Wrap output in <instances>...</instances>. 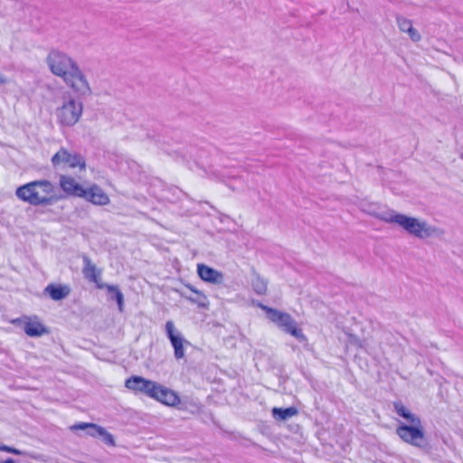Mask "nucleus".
I'll return each mask as SVG.
<instances>
[{
    "label": "nucleus",
    "instance_id": "f257e3e1",
    "mask_svg": "<svg viewBox=\"0 0 463 463\" xmlns=\"http://www.w3.org/2000/svg\"><path fill=\"white\" fill-rule=\"evenodd\" d=\"M366 212L381 221L397 224L407 233L420 240L441 237L445 233L442 229L431 225L424 220L398 213L393 210H386L380 213L373 210H366Z\"/></svg>",
    "mask_w": 463,
    "mask_h": 463
},
{
    "label": "nucleus",
    "instance_id": "f03ea898",
    "mask_svg": "<svg viewBox=\"0 0 463 463\" xmlns=\"http://www.w3.org/2000/svg\"><path fill=\"white\" fill-rule=\"evenodd\" d=\"M16 196L32 205H52L61 197L56 194L52 184L47 180L33 181L18 187Z\"/></svg>",
    "mask_w": 463,
    "mask_h": 463
},
{
    "label": "nucleus",
    "instance_id": "7ed1b4c3",
    "mask_svg": "<svg viewBox=\"0 0 463 463\" xmlns=\"http://www.w3.org/2000/svg\"><path fill=\"white\" fill-rule=\"evenodd\" d=\"M262 311L265 312V317L279 329L286 334L294 336L300 342L306 341V336L302 330L298 327L297 321L288 313L276 308L262 305Z\"/></svg>",
    "mask_w": 463,
    "mask_h": 463
},
{
    "label": "nucleus",
    "instance_id": "20e7f679",
    "mask_svg": "<svg viewBox=\"0 0 463 463\" xmlns=\"http://www.w3.org/2000/svg\"><path fill=\"white\" fill-rule=\"evenodd\" d=\"M83 112V103L70 93L61 98V104L56 108L57 122L65 127H72L79 122Z\"/></svg>",
    "mask_w": 463,
    "mask_h": 463
},
{
    "label": "nucleus",
    "instance_id": "39448f33",
    "mask_svg": "<svg viewBox=\"0 0 463 463\" xmlns=\"http://www.w3.org/2000/svg\"><path fill=\"white\" fill-rule=\"evenodd\" d=\"M83 260V268H82V273L84 275V278L87 279L89 281L94 282L99 288H107L109 292L115 294V299L118 303V309L122 311L123 309V302H124V296L121 293V291L118 288L117 286L113 285H107L100 282V275L101 270L97 269L96 265L92 263L90 259L84 255L82 257Z\"/></svg>",
    "mask_w": 463,
    "mask_h": 463
},
{
    "label": "nucleus",
    "instance_id": "423d86ee",
    "mask_svg": "<svg viewBox=\"0 0 463 463\" xmlns=\"http://www.w3.org/2000/svg\"><path fill=\"white\" fill-rule=\"evenodd\" d=\"M46 61L52 73L61 79L78 65L71 57L59 51L50 52Z\"/></svg>",
    "mask_w": 463,
    "mask_h": 463
},
{
    "label": "nucleus",
    "instance_id": "0eeeda50",
    "mask_svg": "<svg viewBox=\"0 0 463 463\" xmlns=\"http://www.w3.org/2000/svg\"><path fill=\"white\" fill-rule=\"evenodd\" d=\"M62 80L78 97H88L92 94L90 82L79 65L68 72Z\"/></svg>",
    "mask_w": 463,
    "mask_h": 463
},
{
    "label": "nucleus",
    "instance_id": "6e6552de",
    "mask_svg": "<svg viewBox=\"0 0 463 463\" xmlns=\"http://www.w3.org/2000/svg\"><path fill=\"white\" fill-rule=\"evenodd\" d=\"M52 163L58 169L80 167L83 170L86 167L85 160L80 154L71 153L64 147L60 148L52 157Z\"/></svg>",
    "mask_w": 463,
    "mask_h": 463
},
{
    "label": "nucleus",
    "instance_id": "1a4fd4ad",
    "mask_svg": "<svg viewBox=\"0 0 463 463\" xmlns=\"http://www.w3.org/2000/svg\"><path fill=\"white\" fill-rule=\"evenodd\" d=\"M396 434L408 444L417 448L423 447L424 431L422 424L408 425L402 423L397 427Z\"/></svg>",
    "mask_w": 463,
    "mask_h": 463
},
{
    "label": "nucleus",
    "instance_id": "9d476101",
    "mask_svg": "<svg viewBox=\"0 0 463 463\" xmlns=\"http://www.w3.org/2000/svg\"><path fill=\"white\" fill-rule=\"evenodd\" d=\"M157 383L146 380L141 376H131L125 382V386L135 392H141L152 398V394L155 392V389Z\"/></svg>",
    "mask_w": 463,
    "mask_h": 463
},
{
    "label": "nucleus",
    "instance_id": "9b49d317",
    "mask_svg": "<svg viewBox=\"0 0 463 463\" xmlns=\"http://www.w3.org/2000/svg\"><path fill=\"white\" fill-rule=\"evenodd\" d=\"M165 331L174 347L175 357L183 358L184 356V343L188 342L184 339L180 332L175 330L174 323L170 320L165 323Z\"/></svg>",
    "mask_w": 463,
    "mask_h": 463
},
{
    "label": "nucleus",
    "instance_id": "f8f14e48",
    "mask_svg": "<svg viewBox=\"0 0 463 463\" xmlns=\"http://www.w3.org/2000/svg\"><path fill=\"white\" fill-rule=\"evenodd\" d=\"M59 184L61 190L69 196L81 197L84 195V187L71 176L61 175Z\"/></svg>",
    "mask_w": 463,
    "mask_h": 463
},
{
    "label": "nucleus",
    "instance_id": "ddd939ff",
    "mask_svg": "<svg viewBox=\"0 0 463 463\" xmlns=\"http://www.w3.org/2000/svg\"><path fill=\"white\" fill-rule=\"evenodd\" d=\"M155 390V392L152 394L153 399L168 406H175L180 402L179 397L174 391L159 383L156 384Z\"/></svg>",
    "mask_w": 463,
    "mask_h": 463
},
{
    "label": "nucleus",
    "instance_id": "4468645a",
    "mask_svg": "<svg viewBox=\"0 0 463 463\" xmlns=\"http://www.w3.org/2000/svg\"><path fill=\"white\" fill-rule=\"evenodd\" d=\"M80 198H84L97 205H107L109 203V196L98 185H92L87 189L84 188V195H81Z\"/></svg>",
    "mask_w": 463,
    "mask_h": 463
},
{
    "label": "nucleus",
    "instance_id": "2eb2a0df",
    "mask_svg": "<svg viewBox=\"0 0 463 463\" xmlns=\"http://www.w3.org/2000/svg\"><path fill=\"white\" fill-rule=\"evenodd\" d=\"M197 273L199 277L206 282L213 284H222L223 281V275L222 272L205 264L197 265Z\"/></svg>",
    "mask_w": 463,
    "mask_h": 463
},
{
    "label": "nucleus",
    "instance_id": "dca6fc26",
    "mask_svg": "<svg viewBox=\"0 0 463 463\" xmlns=\"http://www.w3.org/2000/svg\"><path fill=\"white\" fill-rule=\"evenodd\" d=\"M396 23L401 32L407 33L412 42L421 39L420 33L412 26V22L402 15H396Z\"/></svg>",
    "mask_w": 463,
    "mask_h": 463
},
{
    "label": "nucleus",
    "instance_id": "f3484780",
    "mask_svg": "<svg viewBox=\"0 0 463 463\" xmlns=\"http://www.w3.org/2000/svg\"><path fill=\"white\" fill-rule=\"evenodd\" d=\"M71 293V288L67 285L49 284L44 288V294H47L52 300L58 301L64 299Z\"/></svg>",
    "mask_w": 463,
    "mask_h": 463
},
{
    "label": "nucleus",
    "instance_id": "a211bd4d",
    "mask_svg": "<svg viewBox=\"0 0 463 463\" xmlns=\"http://www.w3.org/2000/svg\"><path fill=\"white\" fill-rule=\"evenodd\" d=\"M394 411L409 423L408 425H420L421 420L419 416L412 413L408 408H406L402 402H393Z\"/></svg>",
    "mask_w": 463,
    "mask_h": 463
},
{
    "label": "nucleus",
    "instance_id": "6ab92c4d",
    "mask_svg": "<svg viewBox=\"0 0 463 463\" xmlns=\"http://www.w3.org/2000/svg\"><path fill=\"white\" fill-rule=\"evenodd\" d=\"M24 330L29 336H41L48 332L46 327L38 320L29 319L24 323Z\"/></svg>",
    "mask_w": 463,
    "mask_h": 463
},
{
    "label": "nucleus",
    "instance_id": "aec40b11",
    "mask_svg": "<svg viewBox=\"0 0 463 463\" xmlns=\"http://www.w3.org/2000/svg\"><path fill=\"white\" fill-rule=\"evenodd\" d=\"M187 288L193 293L188 295L186 293H183L182 296L184 297L189 301L197 304L199 307H205L208 305L207 298L202 292L196 290L192 286H187Z\"/></svg>",
    "mask_w": 463,
    "mask_h": 463
},
{
    "label": "nucleus",
    "instance_id": "412c9836",
    "mask_svg": "<svg viewBox=\"0 0 463 463\" xmlns=\"http://www.w3.org/2000/svg\"><path fill=\"white\" fill-rule=\"evenodd\" d=\"M102 429L101 426L95 423H87V422H80L74 424L71 427V430H86L87 434L93 438H98L99 436V430Z\"/></svg>",
    "mask_w": 463,
    "mask_h": 463
},
{
    "label": "nucleus",
    "instance_id": "4be33fe9",
    "mask_svg": "<svg viewBox=\"0 0 463 463\" xmlns=\"http://www.w3.org/2000/svg\"><path fill=\"white\" fill-rule=\"evenodd\" d=\"M298 413L297 408L288 407V408H273L272 409V416L277 420H287Z\"/></svg>",
    "mask_w": 463,
    "mask_h": 463
},
{
    "label": "nucleus",
    "instance_id": "5701e85b",
    "mask_svg": "<svg viewBox=\"0 0 463 463\" xmlns=\"http://www.w3.org/2000/svg\"><path fill=\"white\" fill-rule=\"evenodd\" d=\"M99 438H100L102 441L109 446L114 447L116 445L113 435L108 432L107 430L103 427L99 430Z\"/></svg>",
    "mask_w": 463,
    "mask_h": 463
},
{
    "label": "nucleus",
    "instance_id": "b1692460",
    "mask_svg": "<svg viewBox=\"0 0 463 463\" xmlns=\"http://www.w3.org/2000/svg\"><path fill=\"white\" fill-rule=\"evenodd\" d=\"M0 450L1 451H5V452H8V453H12V454H14V455H23L24 452L17 449H14V448H12V447H8L6 445H2L0 446Z\"/></svg>",
    "mask_w": 463,
    "mask_h": 463
},
{
    "label": "nucleus",
    "instance_id": "393cba45",
    "mask_svg": "<svg viewBox=\"0 0 463 463\" xmlns=\"http://www.w3.org/2000/svg\"><path fill=\"white\" fill-rule=\"evenodd\" d=\"M6 82L7 79L2 73H0V84H5Z\"/></svg>",
    "mask_w": 463,
    "mask_h": 463
},
{
    "label": "nucleus",
    "instance_id": "a878e982",
    "mask_svg": "<svg viewBox=\"0 0 463 463\" xmlns=\"http://www.w3.org/2000/svg\"><path fill=\"white\" fill-rule=\"evenodd\" d=\"M1 463H14V460L12 458H7L5 461L1 462Z\"/></svg>",
    "mask_w": 463,
    "mask_h": 463
},
{
    "label": "nucleus",
    "instance_id": "bb28decb",
    "mask_svg": "<svg viewBox=\"0 0 463 463\" xmlns=\"http://www.w3.org/2000/svg\"><path fill=\"white\" fill-rule=\"evenodd\" d=\"M17 322H19V319H15V320L13 321V323H14V324L17 323Z\"/></svg>",
    "mask_w": 463,
    "mask_h": 463
}]
</instances>
